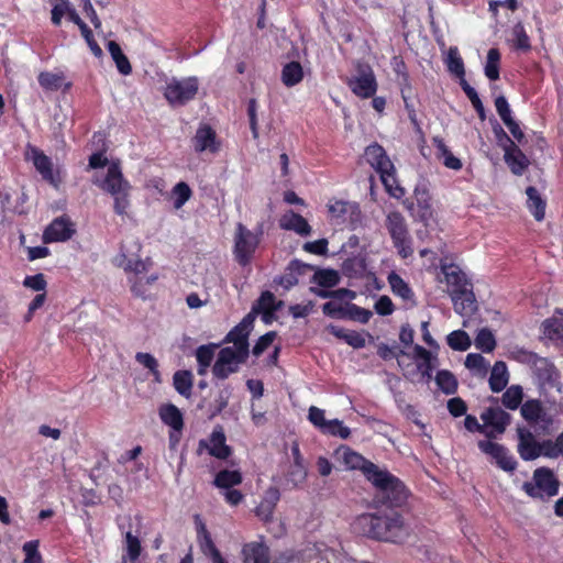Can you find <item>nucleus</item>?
Segmentation results:
<instances>
[{
  "label": "nucleus",
  "instance_id": "obj_4",
  "mask_svg": "<svg viewBox=\"0 0 563 563\" xmlns=\"http://www.w3.org/2000/svg\"><path fill=\"white\" fill-rule=\"evenodd\" d=\"M100 187L114 199V211L119 216H126L130 208V184L124 179L118 164L112 163L107 170Z\"/></svg>",
  "mask_w": 563,
  "mask_h": 563
},
{
  "label": "nucleus",
  "instance_id": "obj_19",
  "mask_svg": "<svg viewBox=\"0 0 563 563\" xmlns=\"http://www.w3.org/2000/svg\"><path fill=\"white\" fill-rule=\"evenodd\" d=\"M279 499H280L279 489L275 486L268 487L265 490L260 505L255 509L256 516L265 522L272 521L274 510H275L276 505L279 501Z\"/></svg>",
  "mask_w": 563,
  "mask_h": 563
},
{
  "label": "nucleus",
  "instance_id": "obj_59",
  "mask_svg": "<svg viewBox=\"0 0 563 563\" xmlns=\"http://www.w3.org/2000/svg\"><path fill=\"white\" fill-rule=\"evenodd\" d=\"M23 552L25 553V559L23 563H42V556L38 552L37 540L24 543Z\"/></svg>",
  "mask_w": 563,
  "mask_h": 563
},
{
  "label": "nucleus",
  "instance_id": "obj_36",
  "mask_svg": "<svg viewBox=\"0 0 563 563\" xmlns=\"http://www.w3.org/2000/svg\"><path fill=\"white\" fill-rule=\"evenodd\" d=\"M307 474L303 463H292L286 473V483L291 488L300 487L306 482Z\"/></svg>",
  "mask_w": 563,
  "mask_h": 563
},
{
  "label": "nucleus",
  "instance_id": "obj_45",
  "mask_svg": "<svg viewBox=\"0 0 563 563\" xmlns=\"http://www.w3.org/2000/svg\"><path fill=\"white\" fill-rule=\"evenodd\" d=\"M73 22L78 25V27L80 29V32H81V35L84 36V38L86 40L89 48L91 49L92 54L96 56V57H101L102 56V49L101 47L97 44V42L95 41L93 38V35H92V32L91 30L87 26V24L80 19V16H73Z\"/></svg>",
  "mask_w": 563,
  "mask_h": 563
},
{
  "label": "nucleus",
  "instance_id": "obj_56",
  "mask_svg": "<svg viewBox=\"0 0 563 563\" xmlns=\"http://www.w3.org/2000/svg\"><path fill=\"white\" fill-rule=\"evenodd\" d=\"M377 354L383 358V360H391L394 357L397 358V364L399 366V368L402 371L404 369V366H405V362L402 361V356H409L408 353H406L405 351H399V352H396L395 349L388 346L387 344H384V343H380L378 346H377Z\"/></svg>",
  "mask_w": 563,
  "mask_h": 563
},
{
  "label": "nucleus",
  "instance_id": "obj_13",
  "mask_svg": "<svg viewBox=\"0 0 563 563\" xmlns=\"http://www.w3.org/2000/svg\"><path fill=\"white\" fill-rule=\"evenodd\" d=\"M75 225L67 217L56 218L44 231L45 243L65 242L75 234Z\"/></svg>",
  "mask_w": 563,
  "mask_h": 563
},
{
  "label": "nucleus",
  "instance_id": "obj_24",
  "mask_svg": "<svg viewBox=\"0 0 563 563\" xmlns=\"http://www.w3.org/2000/svg\"><path fill=\"white\" fill-rule=\"evenodd\" d=\"M244 563H269L268 548L258 542H251L242 549Z\"/></svg>",
  "mask_w": 563,
  "mask_h": 563
},
{
  "label": "nucleus",
  "instance_id": "obj_35",
  "mask_svg": "<svg viewBox=\"0 0 563 563\" xmlns=\"http://www.w3.org/2000/svg\"><path fill=\"white\" fill-rule=\"evenodd\" d=\"M108 49H109V53H110L112 59L114 60V63L117 65L118 70L122 75H130L132 71V66H131L128 57L123 54L120 45L114 41H110L108 43Z\"/></svg>",
  "mask_w": 563,
  "mask_h": 563
},
{
  "label": "nucleus",
  "instance_id": "obj_38",
  "mask_svg": "<svg viewBox=\"0 0 563 563\" xmlns=\"http://www.w3.org/2000/svg\"><path fill=\"white\" fill-rule=\"evenodd\" d=\"M512 46L516 49H520L523 52H528L531 48L530 38L525 30V26L521 22H518L514 25L511 30V40Z\"/></svg>",
  "mask_w": 563,
  "mask_h": 563
},
{
  "label": "nucleus",
  "instance_id": "obj_34",
  "mask_svg": "<svg viewBox=\"0 0 563 563\" xmlns=\"http://www.w3.org/2000/svg\"><path fill=\"white\" fill-rule=\"evenodd\" d=\"M198 541H199V547H200L202 553L206 555H209L211 558L212 562L216 561L217 559L221 558V553L214 545V543L211 539V536L208 532V530L206 529V526L203 523H200V526H199Z\"/></svg>",
  "mask_w": 563,
  "mask_h": 563
},
{
  "label": "nucleus",
  "instance_id": "obj_26",
  "mask_svg": "<svg viewBox=\"0 0 563 563\" xmlns=\"http://www.w3.org/2000/svg\"><path fill=\"white\" fill-rule=\"evenodd\" d=\"M509 374L506 366V363L503 361H498L494 364L490 377H489V387L492 391L499 393L508 384Z\"/></svg>",
  "mask_w": 563,
  "mask_h": 563
},
{
  "label": "nucleus",
  "instance_id": "obj_48",
  "mask_svg": "<svg viewBox=\"0 0 563 563\" xmlns=\"http://www.w3.org/2000/svg\"><path fill=\"white\" fill-rule=\"evenodd\" d=\"M156 280V275H151L148 277H136L132 282L131 290L136 297L146 299L150 296L148 286L153 285Z\"/></svg>",
  "mask_w": 563,
  "mask_h": 563
},
{
  "label": "nucleus",
  "instance_id": "obj_28",
  "mask_svg": "<svg viewBox=\"0 0 563 563\" xmlns=\"http://www.w3.org/2000/svg\"><path fill=\"white\" fill-rule=\"evenodd\" d=\"M159 417L164 423L172 427L176 432H180L184 427V419L180 410L169 404L159 409Z\"/></svg>",
  "mask_w": 563,
  "mask_h": 563
},
{
  "label": "nucleus",
  "instance_id": "obj_7",
  "mask_svg": "<svg viewBox=\"0 0 563 563\" xmlns=\"http://www.w3.org/2000/svg\"><path fill=\"white\" fill-rule=\"evenodd\" d=\"M198 89L199 81L197 77L173 78L165 87L164 97L172 107H179L192 100Z\"/></svg>",
  "mask_w": 563,
  "mask_h": 563
},
{
  "label": "nucleus",
  "instance_id": "obj_47",
  "mask_svg": "<svg viewBox=\"0 0 563 563\" xmlns=\"http://www.w3.org/2000/svg\"><path fill=\"white\" fill-rule=\"evenodd\" d=\"M388 283L393 292L402 299H410L412 297V291L407 285V283L396 273H390L388 275Z\"/></svg>",
  "mask_w": 563,
  "mask_h": 563
},
{
  "label": "nucleus",
  "instance_id": "obj_23",
  "mask_svg": "<svg viewBox=\"0 0 563 563\" xmlns=\"http://www.w3.org/2000/svg\"><path fill=\"white\" fill-rule=\"evenodd\" d=\"M31 154V158L36 170L42 175V177L45 180L57 187L59 180L55 177L53 173L51 158L46 156L43 152L38 151L37 148H32Z\"/></svg>",
  "mask_w": 563,
  "mask_h": 563
},
{
  "label": "nucleus",
  "instance_id": "obj_14",
  "mask_svg": "<svg viewBox=\"0 0 563 563\" xmlns=\"http://www.w3.org/2000/svg\"><path fill=\"white\" fill-rule=\"evenodd\" d=\"M498 133H500L508 142L505 146V162L515 175H521L525 169L529 166L530 162L523 152L516 145L505 133V131L498 126Z\"/></svg>",
  "mask_w": 563,
  "mask_h": 563
},
{
  "label": "nucleus",
  "instance_id": "obj_51",
  "mask_svg": "<svg viewBox=\"0 0 563 563\" xmlns=\"http://www.w3.org/2000/svg\"><path fill=\"white\" fill-rule=\"evenodd\" d=\"M316 283L321 287H333L340 282V276L336 271L333 269H320L314 274Z\"/></svg>",
  "mask_w": 563,
  "mask_h": 563
},
{
  "label": "nucleus",
  "instance_id": "obj_32",
  "mask_svg": "<svg viewBox=\"0 0 563 563\" xmlns=\"http://www.w3.org/2000/svg\"><path fill=\"white\" fill-rule=\"evenodd\" d=\"M303 78V69L300 63L289 62L282 70V81L287 87H292L299 84Z\"/></svg>",
  "mask_w": 563,
  "mask_h": 563
},
{
  "label": "nucleus",
  "instance_id": "obj_8",
  "mask_svg": "<svg viewBox=\"0 0 563 563\" xmlns=\"http://www.w3.org/2000/svg\"><path fill=\"white\" fill-rule=\"evenodd\" d=\"M522 489L532 498H550L558 494L559 482L549 468H537L533 473V483L526 482Z\"/></svg>",
  "mask_w": 563,
  "mask_h": 563
},
{
  "label": "nucleus",
  "instance_id": "obj_11",
  "mask_svg": "<svg viewBox=\"0 0 563 563\" xmlns=\"http://www.w3.org/2000/svg\"><path fill=\"white\" fill-rule=\"evenodd\" d=\"M347 85L360 98H371L376 93L377 81L373 69L367 64H358L356 75L347 80Z\"/></svg>",
  "mask_w": 563,
  "mask_h": 563
},
{
  "label": "nucleus",
  "instance_id": "obj_17",
  "mask_svg": "<svg viewBox=\"0 0 563 563\" xmlns=\"http://www.w3.org/2000/svg\"><path fill=\"white\" fill-rule=\"evenodd\" d=\"M481 419L485 423L487 431H493L494 438L503 434L510 424L511 416L501 408H487L481 415Z\"/></svg>",
  "mask_w": 563,
  "mask_h": 563
},
{
  "label": "nucleus",
  "instance_id": "obj_29",
  "mask_svg": "<svg viewBox=\"0 0 563 563\" xmlns=\"http://www.w3.org/2000/svg\"><path fill=\"white\" fill-rule=\"evenodd\" d=\"M528 196V208L533 213L537 221H542L545 217V201L537 190V188L530 186L526 189Z\"/></svg>",
  "mask_w": 563,
  "mask_h": 563
},
{
  "label": "nucleus",
  "instance_id": "obj_16",
  "mask_svg": "<svg viewBox=\"0 0 563 563\" xmlns=\"http://www.w3.org/2000/svg\"><path fill=\"white\" fill-rule=\"evenodd\" d=\"M478 448L485 454L490 455L501 470L507 472L516 470L517 462L508 454L506 448L503 445L492 441L482 440L478 442Z\"/></svg>",
  "mask_w": 563,
  "mask_h": 563
},
{
  "label": "nucleus",
  "instance_id": "obj_1",
  "mask_svg": "<svg viewBox=\"0 0 563 563\" xmlns=\"http://www.w3.org/2000/svg\"><path fill=\"white\" fill-rule=\"evenodd\" d=\"M255 309H252L242 321L235 325L225 336L227 343L232 345L222 347L212 367L213 375L219 379H225L239 371L240 365L249 357V335L252 331Z\"/></svg>",
  "mask_w": 563,
  "mask_h": 563
},
{
  "label": "nucleus",
  "instance_id": "obj_52",
  "mask_svg": "<svg viewBox=\"0 0 563 563\" xmlns=\"http://www.w3.org/2000/svg\"><path fill=\"white\" fill-rule=\"evenodd\" d=\"M191 194V189L186 183H178L173 188L174 208L180 209L190 199Z\"/></svg>",
  "mask_w": 563,
  "mask_h": 563
},
{
  "label": "nucleus",
  "instance_id": "obj_55",
  "mask_svg": "<svg viewBox=\"0 0 563 563\" xmlns=\"http://www.w3.org/2000/svg\"><path fill=\"white\" fill-rule=\"evenodd\" d=\"M322 433L339 437L341 439H347L351 435V430L345 427L341 420L333 419L329 420Z\"/></svg>",
  "mask_w": 563,
  "mask_h": 563
},
{
  "label": "nucleus",
  "instance_id": "obj_22",
  "mask_svg": "<svg viewBox=\"0 0 563 563\" xmlns=\"http://www.w3.org/2000/svg\"><path fill=\"white\" fill-rule=\"evenodd\" d=\"M279 225L284 230L294 231L301 236H308L311 233V227L308 221L299 213L288 211L280 220Z\"/></svg>",
  "mask_w": 563,
  "mask_h": 563
},
{
  "label": "nucleus",
  "instance_id": "obj_2",
  "mask_svg": "<svg viewBox=\"0 0 563 563\" xmlns=\"http://www.w3.org/2000/svg\"><path fill=\"white\" fill-rule=\"evenodd\" d=\"M353 530L367 538L401 543L409 537V528L397 511L362 514L353 522Z\"/></svg>",
  "mask_w": 563,
  "mask_h": 563
},
{
  "label": "nucleus",
  "instance_id": "obj_39",
  "mask_svg": "<svg viewBox=\"0 0 563 563\" xmlns=\"http://www.w3.org/2000/svg\"><path fill=\"white\" fill-rule=\"evenodd\" d=\"M445 64L451 74L455 75L459 78H462L465 76L464 63L459 55L457 47L452 46L448 49Z\"/></svg>",
  "mask_w": 563,
  "mask_h": 563
},
{
  "label": "nucleus",
  "instance_id": "obj_25",
  "mask_svg": "<svg viewBox=\"0 0 563 563\" xmlns=\"http://www.w3.org/2000/svg\"><path fill=\"white\" fill-rule=\"evenodd\" d=\"M209 453L218 459H227L231 450L225 444V435L222 428H216L209 439Z\"/></svg>",
  "mask_w": 563,
  "mask_h": 563
},
{
  "label": "nucleus",
  "instance_id": "obj_6",
  "mask_svg": "<svg viewBox=\"0 0 563 563\" xmlns=\"http://www.w3.org/2000/svg\"><path fill=\"white\" fill-rule=\"evenodd\" d=\"M386 228L390 234L394 246L402 258L412 255L413 249L408 233L406 220L400 212H389L386 218Z\"/></svg>",
  "mask_w": 563,
  "mask_h": 563
},
{
  "label": "nucleus",
  "instance_id": "obj_50",
  "mask_svg": "<svg viewBox=\"0 0 563 563\" xmlns=\"http://www.w3.org/2000/svg\"><path fill=\"white\" fill-rule=\"evenodd\" d=\"M282 306V301H279L277 305H275V297L271 291H265L262 294L260 300H258V308L253 307L255 309L254 317L258 313L260 310H264V318L272 313L273 311H276Z\"/></svg>",
  "mask_w": 563,
  "mask_h": 563
},
{
  "label": "nucleus",
  "instance_id": "obj_46",
  "mask_svg": "<svg viewBox=\"0 0 563 563\" xmlns=\"http://www.w3.org/2000/svg\"><path fill=\"white\" fill-rule=\"evenodd\" d=\"M499 62L500 53L497 48H490L487 53V60L485 65V75L490 80L499 78Z\"/></svg>",
  "mask_w": 563,
  "mask_h": 563
},
{
  "label": "nucleus",
  "instance_id": "obj_61",
  "mask_svg": "<svg viewBox=\"0 0 563 563\" xmlns=\"http://www.w3.org/2000/svg\"><path fill=\"white\" fill-rule=\"evenodd\" d=\"M217 344L199 346L196 351L198 364H202L203 366H210L214 357V350L217 349Z\"/></svg>",
  "mask_w": 563,
  "mask_h": 563
},
{
  "label": "nucleus",
  "instance_id": "obj_31",
  "mask_svg": "<svg viewBox=\"0 0 563 563\" xmlns=\"http://www.w3.org/2000/svg\"><path fill=\"white\" fill-rule=\"evenodd\" d=\"M309 266L300 263L299 261H291L287 267V272L279 279V285H282L286 290L290 289L292 286L298 284V275L303 274V272Z\"/></svg>",
  "mask_w": 563,
  "mask_h": 563
},
{
  "label": "nucleus",
  "instance_id": "obj_9",
  "mask_svg": "<svg viewBox=\"0 0 563 563\" xmlns=\"http://www.w3.org/2000/svg\"><path fill=\"white\" fill-rule=\"evenodd\" d=\"M520 413L522 418L536 430V432L542 434L549 432V428L552 424V418L540 400H527L521 405Z\"/></svg>",
  "mask_w": 563,
  "mask_h": 563
},
{
  "label": "nucleus",
  "instance_id": "obj_27",
  "mask_svg": "<svg viewBox=\"0 0 563 563\" xmlns=\"http://www.w3.org/2000/svg\"><path fill=\"white\" fill-rule=\"evenodd\" d=\"M446 283L454 289L452 291H472L465 274L456 266H450L444 271Z\"/></svg>",
  "mask_w": 563,
  "mask_h": 563
},
{
  "label": "nucleus",
  "instance_id": "obj_12",
  "mask_svg": "<svg viewBox=\"0 0 563 563\" xmlns=\"http://www.w3.org/2000/svg\"><path fill=\"white\" fill-rule=\"evenodd\" d=\"M413 353L417 358L421 360V362L417 364V366L412 369L408 368L410 366L409 364L405 365L402 369L405 378L413 382L415 375L420 373L422 378H426L427 382L430 380L431 373L434 367L433 360H435V357L432 356L430 351L426 350L423 346L418 344L415 345Z\"/></svg>",
  "mask_w": 563,
  "mask_h": 563
},
{
  "label": "nucleus",
  "instance_id": "obj_20",
  "mask_svg": "<svg viewBox=\"0 0 563 563\" xmlns=\"http://www.w3.org/2000/svg\"><path fill=\"white\" fill-rule=\"evenodd\" d=\"M195 150L199 153L209 151L217 153L220 150V142L217 140L214 130L209 125H201L194 137Z\"/></svg>",
  "mask_w": 563,
  "mask_h": 563
},
{
  "label": "nucleus",
  "instance_id": "obj_42",
  "mask_svg": "<svg viewBox=\"0 0 563 563\" xmlns=\"http://www.w3.org/2000/svg\"><path fill=\"white\" fill-rule=\"evenodd\" d=\"M175 389L183 396L189 397L192 389V374L188 371H178L173 377Z\"/></svg>",
  "mask_w": 563,
  "mask_h": 563
},
{
  "label": "nucleus",
  "instance_id": "obj_64",
  "mask_svg": "<svg viewBox=\"0 0 563 563\" xmlns=\"http://www.w3.org/2000/svg\"><path fill=\"white\" fill-rule=\"evenodd\" d=\"M365 156H366V159L367 162L374 167L375 165H377V163L382 159H384L385 157H387L386 153H385V150L378 145V144H374V145H369L367 146L366 151H365Z\"/></svg>",
  "mask_w": 563,
  "mask_h": 563
},
{
  "label": "nucleus",
  "instance_id": "obj_63",
  "mask_svg": "<svg viewBox=\"0 0 563 563\" xmlns=\"http://www.w3.org/2000/svg\"><path fill=\"white\" fill-rule=\"evenodd\" d=\"M308 419L309 421L314 426L317 427L318 429H320L321 432L324 431V428L327 426V423L329 422V420H327L324 418V410L318 408V407H314V406H311L309 408V411H308Z\"/></svg>",
  "mask_w": 563,
  "mask_h": 563
},
{
  "label": "nucleus",
  "instance_id": "obj_60",
  "mask_svg": "<svg viewBox=\"0 0 563 563\" xmlns=\"http://www.w3.org/2000/svg\"><path fill=\"white\" fill-rule=\"evenodd\" d=\"M380 179L390 196L399 199L405 195V189L397 184L395 174L383 176Z\"/></svg>",
  "mask_w": 563,
  "mask_h": 563
},
{
  "label": "nucleus",
  "instance_id": "obj_33",
  "mask_svg": "<svg viewBox=\"0 0 563 563\" xmlns=\"http://www.w3.org/2000/svg\"><path fill=\"white\" fill-rule=\"evenodd\" d=\"M433 144L438 150L439 158L442 159L445 167L454 170H459L462 168V162L460 158L455 157L451 151L445 145L444 141L440 137L433 139Z\"/></svg>",
  "mask_w": 563,
  "mask_h": 563
},
{
  "label": "nucleus",
  "instance_id": "obj_53",
  "mask_svg": "<svg viewBox=\"0 0 563 563\" xmlns=\"http://www.w3.org/2000/svg\"><path fill=\"white\" fill-rule=\"evenodd\" d=\"M465 366L476 372V374L484 376L487 373L488 363L481 354L471 353L465 358Z\"/></svg>",
  "mask_w": 563,
  "mask_h": 563
},
{
  "label": "nucleus",
  "instance_id": "obj_37",
  "mask_svg": "<svg viewBox=\"0 0 563 563\" xmlns=\"http://www.w3.org/2000/svg\"><path fill=\"white\" fill-rule=\"evenodd\" d=\"M242 483V474L239 471L223 470L214 478V485L219 488L229 489Z\"/></svg>",
  "mask_w": 563,
  "mask_h": 563
},
{
  "label": "nucleus",
  "instance_id": "obj_30",
  "mask_svg": "<svg viewBox=\"0 0 563 563\" xmlns=\"http://www.w3.org/2000/svg\"><path fill=\"white\" fill-rule=\"evenodd\" d=\"M415 198L417 200L418 206L421 209L420 217L422 220H428L432 218L433 212L431 208V196L428 187L424 184L417 185L415 188Z\"/></svg>",
  "mask_w": 563,
  "mask_h": 563
},
{
  "label": "nucleus",
  "instance_id": "obj_43",
  "mask_svg": "<svg viewBox=\"0 0 563 563\" xmlns=\"http://www.w3.org/2000/svg\"><path fill=\"white\" fill-rule=\"evenodd\" d=\"M435 383L438 387L446 395L456 393L457 380L455 376L449 371H440L435 376Z\"/></svg>",
  "mask_w": 563,
  "mask_h": 563
},
{
  "label": "nucleus",
  "instance_id": "obj_15",
  "mask_svg": "<svg viewBox=\"0 0 563 563\" xmlns=\"http://www.w3.org/2000/svg\"><path fill=\"white\" fill-rule=\"evenodd\" d=\"M518 453L525 461H532L542 454V446L527 428H517Z\"/></svg>",
  "mask_w": 563,
  "mask_h": 563
},
{
  "label": "nucleus",
  "instance_id": "obj_62",
  "mask_svg": "<svg viewBox=\"0 0 563 563\" xmlns=\"http://www.w3.org/2000/svg\"><path fill=\"white\" fill-rule=\"evenodd\" d=\"M125 543L129 559L131 561H135L140 556L142 550L139 538L129 531L125 533Z\"/></svg>",
  "mask_w": 563,
  "mask_h": 563
},
{
  "label": "nucleus",
  "instance_id": "obj_3",
  "mask_svg": "<svg viewBox=\"0 0 563 563\" xmlns=\"http://www.w3.org/2000/svg\"><path fill=\"white\" fill-rule=\"evenodd\" d=\"M368 482L376 488L375 500L389 507H399L408 498L405 485L387 470L377 467L368 474Z\"/></svg>",
  "mask_w": 563,
  "mask_h": 563
},
{
  "label": "nucleus",
  "instance_id": "obj_54",
  "mask_svg": "<svg viewBox=\"0 0 563 563\" xmlns=\"http://www.w3.org/2000/svg\"><path fill=\"white\" fill-rule=\"evenodd\" d=\"M38 82L46 90H57L62 87L63 76L56 73L43 71L38 75Z\"/></svg>",
  "mask_w": 563,
  "mask_h": 563
},
{
  "label": "nucleus",
  "instance_id": "obj_21",
  "mask_svg": "<svg viewBox=\"0 0 563 563\" xmlns=\"http://www.w3.org/2000/svg\"><path fill=\"white\" fill-rule=\"evenodd\" d=\"M454 310L462 317L472 316L476 312V299L473 291H451Z\"/></svg>",
  "mask_w": 563,
  "mask_h": 563
},
{
  "label": "nucleus",
  "instance_id": "obj_41",
  "mask_svg": "<svg viewBox=\"0 0 563 563\" xmlns=\"http://www.w3.org/2000/svg\"><path fill=\"white\" fill-rule=\"evenodd\" d=\"M522 399L523 390L519 385L510 386L501 396L503 405L510 410H516L521 405Z\"/></svg>",
  "mask_w": 563,
  "mask_h": 563
},
{
  "label": "nucleus",
  "instance_id": "obj_49",
  "mask_svg": "<svg viewBox=\"0 0 563 563\" xmlns=\"http://www.w3.org/2000/svg\"><path fill=\"white\" fill-rule=\"evenodd\" d=\"M475 346L486 353L493 352L496 347L493 332L487 328L479 330L475 338Z\"/></svg>",
  "mask_w": 563,
  "mask_h": 563
},
{
  "label": "nucleus",
  "instance_id": "obj_18",
  "mask_svg": "<svg viewBox=\"0 0 563 563\" xmlns=\"http://www.w3.org/2000/svg\"><path fill=\"white\" fill-rule=\"evenodd\" d=\"M336 456L345 464L347 468L351 470H361L368 481V474L377 470V465L365 460L361 454L355 451H352L347 446H340L336 452Z\"/></svg>",
  "mask_w": 563,
  "mask_h": 563
},
{
  "label": "nucleus",
  "instance_id": "obj_5",
  "mask_svg": "<svg viewBox=\"0 0 563 563\" xmlns=\"http://www.w3.org/2000/svg\"><path fill=\"white\" fill-rule=\"evenodd\" d=\"M262 230L258 232H252L243 223H238L234 233V256L238 263L242 266L247 265L260 242H261Z\"/></svg>",
  "mask_w": 563,
  "mask_h": 563
},
{
  "label": "nucleus",
  "instance_id": "obj_40",
  "mask_svg": "<svg viewBox=\"0 0 563 563\" xmlns=\"http://www.w3.org/2000/svg\"><path fill=\"white\" fill-rule=\"evenodd\" d=\"M65 15L73 22V16H78V13L68 0H59L52 9V22L59 25Z\"/></svg>",
  "mask_w": 563,
  "mask_h": 563
},
{
  "label": "nucleus",
  "instance_id": "obj_57",
  "mask_svg": "<svg viewBox=\"0 0 563 563\" xmlns=\"http://www.w3.org/2000/svg\"><path fill=\"white\" fill-rule=\"evenodd\" d=\"M543 334L551 339L558 340L563 338V324L556 319H547L542 322Z\"/></svg>",
  "mask_w": 563,
  "mask_h": 563
},
{
  "label": "nucleus",
  "instance_id": "obj_44",
  "mask_svg": "<svg viewBox=\"0 0 563 563\" xmlns=\"http://www.w3.org/2000/svg\"><path fill=\"white\" fill-rule=\"evenodd\" d=\"M446 341L448 345L454 351H466L472 344L470 335L463 330L451 332Z\"/></svg>",
  "mask_w": 563,
  "mask_h": 563
},
{
  "label": "nucleus",
  "instance_id": "obj_10",
  "mask_svg": "<svg viewBox=\"0 0 563 563\" xmlns=\"http://www.w3.org/2000/svg\"><path fill=\"white\" fill-rule=\"evenodd\" d=\"M140 250L141 244L137 241L129 240L122 243L120 254L117 256L118 266L134 273L135 278L142 277L141 275L147 271V263L137 257Z\"/></svg>",
  "mask_w": 563,
  "mask_h": 563
},
{
  "label": "nucleus",
  "instance_id": "obj_58",
  "mask_svg": "<svg viewBox=\"0 0 563 563\" xmlns=\"http://www.w3.org/2000/svg\"><path fill=\"white\" fill-rule=\"evenodd\" d=\"M135 360L137 363L150 369L155 377V380L159 382L158 362L152 354L139 352L135 355Z\"/></svg>",
  "mask_w": 563,
  "mask_h": 563
}]
</instances>
